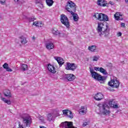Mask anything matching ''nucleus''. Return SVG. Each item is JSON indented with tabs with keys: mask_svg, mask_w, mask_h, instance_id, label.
<instances>
[{
	"mask_svg": "<svg viewBox=\"0 0 128 128\" xmlns=\"http://www.w3.org/2000/svg\"><path fill=\"white\" fill-rule=\"evenodd\" d=\"M122 32H118V33H117V36H122Z\"/></svg>",
	"mask_w": 128,
	"mask_h": 128,
	"instance_id": "38",
	"label": "nucleus"
},
{
	"mask_svg": "<svg viewBox=\"0 0 128 128\" xmlns=\"http://www.w3.org/2000/svg\"><path fill=\"white\" fill-rule=\"evenodd\" d=\"M66 78L68 82H74L76 79V76L74 74H67Z\"/></svg>",
	"mask_w": 128,
	"mask_h": 128,
	"instance_id": "13",
	"label": "nucleus"
},
{
	"mask_svg": "<svg viewBox=\"0 0 128 128\" xmlns=\"http://www.w3.org/2000/svg\"><path fill=\"white\" fill-rule=\"evenodd\" d=\"M4 94L5 96H6L7 98H12V94H10V91L8 90H4Z\"/></svg>",
	"mask_w": 128,
	"mask_h": 128,
	"instance_id": "23",
	"label": "nucleus"
},
{
	"mask_svg": "<svg viewBox=\"0 0 128 128\" xmlns=\"http://www.w3.org/2000/svg\"><path fill=\"white\" fill-rule=\"evenodd\" d=\"M23 122L26 124V126H30L32 124V118L29 116L23 118Z\"/></svg>",
	"mask_w": 128,
	"mask_h": 128,
	"instance_id": "11",
	"label": "nucleus"
},
{
	"mask_svg": "<svg viewBox=\"0 0 128 128\" xmlns=\"http://www.w3.org/2000/svg\"><path fill=\"white\" fill-rule=\"evenodd\" d=\"M98 106L97 114L102 116H110V108L106 103H101L97 105Z\"/></svg>",
	"mask_w": 128,
	"mask_h": 128,
	"instance_id": "2",
	"label": "nucleus"
},
{
	"mask_svg": "<svg viewBox=\"0 0 128 128\" xmlns=\"http://www.w3.org/2000/svg\"><path fill=\"white\" fill-rule=\"evenodd\" d=\"M6 100V98H2V100H3V102H5Z\"/></svg>",
	"mask_w": 128,
	"mask_h": 128,
	"instance_id": "41",
	"label": "nucleus"
},
{
	"mask_svg": "<svg viewBox=\"0 0 128 128\" xmlns=\"http://www.w3.org/2000/svg\"><path fill=\"white\" fill-rule=\"evenodd\" d=\"M60 22L62 24H64L67 28H70V21L66 16L62 14L60 16Z\"/></svg>",
	"mask_w": 128,
	"mask_h": 128,
	"instance_id": "6",
	"label": "nucleus"
},
{
	"mask_svg": "<svg viewBox=\"0 0 128 128\" xmlns=\"http://www.w3.org/2000/svg\"><path fill=\"white\" fill-rule=\"evenodd\" d=\"M6 2V0H0V4H4Z\"/></svg>",
	"mask_w": 128,
	"mask_h": 128,
	"instance_id": "34",
	"label": "nucleus"
},
{
	"mask_svg": "<svg viewBox=\"0 0 128 128\" xmlns=\"http://www.w3.org/2000/svg\"><path fill=\"white\" fill-rule=\"evenodd\" d=\"M93 16H94V18L97 20H100V22H108V16L102 13H95Z\"/></svg>",
	"mask_w": 128,
	"mask_h": 128,
	"instance_id": "5",
	"label": "nucleus"
},
{
	"mask_svg": "<svg viewBox=\"0 0 128 128\" xmlns=\"http://www.w3.org/2000/svg\"><path fill=\"white\" fill-rule=\"evenodd\" d=\"M2 66L4 70H6V72H12V70L8 67V64L7 63H4Z\"/></svg>",
	"mask_w": 128,
	"mask_h": 128,
	"instance_id": "24",
	"label": "nucleus"
},
{
	"mask_svg": "<svg viewBox=\"0 0 128 128\" xmlns=\"http://www.w3.org/2000/svg\"><path fill=\"white\" fill-rule=\"evenodd\" d=\"M20 0H14V2H18Z\"/></svg>",
	"mask_w": 128,
	"mask_h": 128,
	"instance_id": "42",
	"label": "nucleus"
},
{
	"mask_svg": "<svg viewBox=\"0 0 128 128\" xmlns=\"http://www.w3.org/2000/svg\"><path fill=\"white\" fill-rule=\"evenodd\" d=\"M21 70H28V65L26 64H21Z\"/></svg>",
	"mask_w": 128,
	"mask_h": 128,
	"instance_id": "31",
	"label": "nucleus"
},
{
	"mask_svg": "<svg viewBox=\"0 0 128 128\" xmlns=\"http://www.w3.org/2000/svg\"><path fill=\"white\" fill-rule=\"evenodd\" d=\"M38 119L41 124H46V117H44V116H38Z\"/></svg>",
	"mask_w": 128,
	"mask_h": 128,
	"instance_id": "27",
	"label": "nucleus"
},
{
	"mask_svg": "<svg viewBox=\"0 0 128 128\" xmlns=\"http://www.w3.org/2000/svg\"><path fill=\"white\" fill-rule=\"evenodd\" d=\"M78 66L74 63H70L68 62H66V70H72V72H74Z\"/></svg>",
	"mask_w": 128,
	"mask_h": 128,
	"instance_id": "7",
	"label": "nucleus"
},
{
	"mask_svg": "<svg viewBox=\"0 0 128 128\" xmlns=\"http://www.w3.org/2000/svg\"><path fill=\"white\" fill-rule=\"evenodd\" d=\"M28 20H29V22H34V18H30L28 19Z\"/></svg>",
	"mask_w": 128,
	"mask_h": 128,
	"instance_id": "37",
	"label": "nucleus"
},
{
	"mask_svg": "<svg viewBox=\"0 0 128 128\" xmlns=\"http://www.w3.org/2000/svg\"><path fill=\"white\" fill-rule=\"evenodd\" d=\"M126 24H124V23H122L121 24V28H124Z\"/></svg>",
	"mask_w": 128,
	"mask_h": 128,
	"instance_id": "40",
	"label": "nucleus"
},
{
	"mask_svg": "<svg viewBox=\"0 0 128 128\" xmlns=\"http://www.w3.org/2000/svg\"><path fill=\"white\" fill-rule=\"evenodd\" d=\"M97 4L99 6H106V1L104 0H98L97 1Z\"/></svg>",
	"mask_w": 128,
	"mask_h": 128,
	"instance_id": "16",
	"label": "nucleus"
},
{
	"mask_svg": "<svg viewBox=\"0 0 128 128\" xmlns=\"http://www.w3.org/2000/svg\"><path fill=\"white\" fill-rule=\"evenodd\" d=\"M98 58H100L99 56H95L92 57V62H98Z\"/></svg>",
	"mask_w": 128,
	"mask_h": 128,
	"instance_id": "32",
	"label": "nucleus"
},
{
	"mask_svg": "<svg viewBox=\"0 0 128 128\" xmlns=\"http://www.w3.org/2000/svg\"><path fill=\"white\" fill-rule=\"evenodd\" d=\"M86 112H88L86 107L82 106L79 110V114H86Z\"/></svg>",
	"mask_w": 128,
	"mask_h": 128,
	"instance_id": "18",
	"label": "nucleus"
},
{
	"mask_svg": "<svg viewBox=\"0 0 128 128\" xmlns=\"http://www.w3.org/2000/svg\"><path fill=\"white\" fill-rule=\"evenodd\" d=\"M97 30L99 36L102 38H108L110 34V29L102 22L98 23Z\"/></svg>",
	"mask_w": 128,
	"mask_h": 128,
	"instance_id": "3",
	"label": "nucleus"
},
{
	"mask_svg": "<svg viewBox=\"0 0 128 128\" xmlns=\"http://www.w3.org/2000/svg\"><path fill=\"white\" fill-rule=\"evenodd\" d=\"M110 106V108H120V106H118V104H115L114 101H110L108 102Z\"/></svg>",
	"mask_w": 128,
	"mask_h": 128,
	"instance_id": "15",
	"label": "nucleus"
},
{
	"mask_svg": "<svg viewBox=\"0 0 128 128\" xmlns=\"http://www.w3.org/2000/svg\"><path fill=\"white\" fill-rule=\"evenodd\" d=\"M52 34L55 36H58V34H60V32L56 28H54L52 30Z\"/></svg>",
	"mask_w": 128,
	"mask_h": 128,
	"instance_id": "26",
	"label": "nucleus"
},
{
	"mask_svg": "<svg viewBox=\"0 0 128 128\" xmlns=\"http://www.w3.org/2000/svg\"><path fill=\"white\" fill-rule=\"evenodd\" d=\"M60 128H78L74 126L72 122H65L60 124Z\"/></svg>",
	"mask_w": 128,
	"mask_h": 128,
	"instance_id": "9",
	"label": "nucleus"
},
{
	"mask_svg": "<svg viewBox=\"0 0 128 128\" xmlns=\"http://www.w3.org/2000/svg\"><path fill=\"white\" fill-rule=\"evenodd\" d=\"M20 40V42L22 44H26L28 43V40H26V38L24 36H20L19 37Z\"/></svg>",
	"mask_w": 128,
	"mask_h": 128,
	"instance_id": "21",
	"label": "nucleus"
},
{
	"mask_svg": "<svg viewBox=\"0 0 128 128\" xmlns=\"http://www.w3.org/2000/svg\"><path fill=\"white\" fill-rule=\"evenodd\" d=\"M1 2H2V0H1Z\"/></svg>",
	"mask_w": 128,
	"mask_h": 128,
	"instance_id": "45",
	"label": "nucleus"
},
{
	"mask_svg": "<svg viewBox=\"0 0 128 128\" xmlns=\"http://www.w3.org/2000/svg\"><path fill=\"white\" fill-rule=\"evenodd\" d=\"M33 25L35 26H38V28H42L44 26L42 22L38 21L34 22Z\"/></svg>",
	"mask_w": 128,
	"mask_h": 128,
	"instance_id": "25",
	"label": "nucleus"
},
{
	"mask_svg": "<svg viewBox=\"0 0 128 128\" xmlns=\"http://www.w3.org/2000/svg\"><path fill=\"white\" fill-rule=\"evenodd\" d=\"M66 10L68 12H70L72 16L74 22H78V14H74V12L76 10V4L74 3L71 0L68 1L66 6Z\"/></svg>",
	"mask_w": 128,
	"mask_h": 128,
	"instance_id": "1",
	"label": "nucleus"
},
{
	"mask_svg": "<svg viewBox=\"0 0 128 128\" xmlns=\"http://www.w3.org/2000/svg\"><path fill=\"white\" fill-rule=\"evenodd\" d=\"M62 112L63 114H64V116L67 118H74V114H72V112L70 110H63Z\"/></svg>",
	"mask_w": 128,
	"mask_h": 128,
	"instance_id": "10",
	"label": "nucleus"
},
{
	"mask_svg": "<svg viewBox=\"0 0 128 128\" xmlns=\"http://www.w3.org/2000/svg\"><path fill=\"white\" fill-rule=\"evenodd\" d=\"M90 72L91 74V76L92 78H94V80H98V82H104V80H106L105 76H102V75L94 72V69H92V68H90Z\"/></svg>",
	"mask_w": 128,
	"mask_h": 128,
	"instance_id": "4",
	"label": "nucleus"
},
{
	"mask_svg": "<svg viewBox=\"0 0 128 128\" xmlns=\"http://www.w3.org/2000/svg\"><path fill=\"white\" fill-rule=\"evenodd\" d=\"M88 50H90V52H96V46L94 45L88 46Z\"/></svg>",
	"mask_w": 128,
	"mask_h": 128,
	"instance_id": "22",
	"label": "nucleus"
},
{
	"mask_svg": "<svg viewBox=\"0 0 128 128\" xmlns=\"http://www.w3.org/2000/svg\"><path fill=\"white\" fill-rule=\"evenodd\" d=\"M46 48L48 50H52V48H54V45L52 42H49L46 43Z\"/></svg>",
	"mask_w": 128,
	"mask_h": 128,
	"instance_id": "20",
	"label": "nucleus"
},
{
	"mask_svg": "<svg viewBox=\"0 0 128 128\" xmlns=\"http://www.w3.org/2000/svg\"><path fill=\"white\" fill-rule=\"evenodd\" d=\"M48 69L50 72H52V74H56V68L50 64H48Z\"/></svg>",
	"mask_w": 128,
	"mask_h": 128,
	"instance_id": "19",
	"label": "nucleus"
},
{
	"mask_svg": "<svg viewBox=\"0 0 128 128\" xmlns=\"http://www.w3.org/2000/svg\"><path fill=\"white\" fill-rule=\"evenodd\" d=\"M18 128H24V125L20 123V122H18Z\"/></svg>",
	"mask_w": 128,
	"mask_h": 128,
	"instance_id": "33",
	"label": "nucleus"
},
{
	"mask_svg": "<svg viewBox=\"0 0 128 128\" xmlns=\"http://www.w3.org/2000/svg\"><path fill=\"white\" fill-rule=\"evenodd\" d=\"M54 114L52 113H49L47 114V120H49L50 122V120H52V116H53Z\"/></svg>",
	"mask_w": 128,
	"mask_h": 128,
	"instance_id": "30",
	"label": "nucleus"
},
{
	"mask_svg": "<svg viewBox=\"0 0 128 128\" xmlns=\"http://www.w3.org/2000/svg\"><path fill=\"white\" fill-rule=\"evenodd\" d=\"M94 98L96 100H102L104 98V96L102 94L98 92L94 96Z\"/></svg>",
	"mask_w": 128,
	"mask_h": 128,
	"instance_id": "12",
	"label": "nucleus"
},
{
	"mask_svg": "<svg viewBox=\"0 0 128 128\" xmlns=\"http://www.w3.org/2000/svg\"><path fill=\"white\" fill-rule=\"evenodd\" d=\"M108 84L114 88H118L120 86V82L116 80L113 79L108 82Z\"/></svg>",
	"mask_w": 128,
	"mask_h": 128,
	"instance_id": "8",
	"label": "nucleus"
},
{
	"mask_svg": "<svg viewBox=\"0 0 128 128\" xmlns=\"http://www.w3.org/2000/svg\"><path fill=\"white\" fill-rule=\"evenodd\" d=\"M46 2L48 6H52L54 4V0H46Z\"/></svg>",
	"mask_w": 128,
	"mask_h": 128,
	"instance_id": "29",
	"label": "nucleus"
},
{
	"mask_svg": "<svg viewBox=\"0 0 128 128\" xmlns=\"http://www.w3.org/2000/svg\"><path fill=\"white\" fill-rule=\"evenodd\" d=\"M32 38V40H36V37H35V36H33V37Z\"/></svg>",
	"mask_w": 128,
	"mask_h": 128,
	"instance_id": "44",
	"label": "nucleus"
},
{
	"mask_svg": "<svg viewBox=\"0 0 128 128\" xmlns=\"http://www.w3.org/2000/svg\"><path fill=\"white\" fill-rule=\"evenodd\" d=\"M98 72H102V74H104V76H106L108 74V72H106V70L102 67L100 68Z\"/></svg>",
	"mask_w": 128,
	"mask_h": 128,
	"instance_id": "28",
	"label": "nucleus"
},
{
	"mask_svg": "<svg viewBox=\"0 0 128 128\" xmlns=\"http://www.w3.org/2000/svg\"><path fill=\"white\" fill-rule=\"evenodd\" d=\"M4 102H6V104H10V100H6Z\"/></svg>",
	"mask_w": 128,
	"mask_h": 128,
	"instance_id": "35",
	"label": "nucleus"
},
{
	"mask_svg": "<svg viewBox=\"0 0 128 128\" xmlns=\"http://www.w3.org/2000/svg\"><path fill=\"white\" fill-rule=\"evenodd\" d=\"M114 16L116 20H124L122 18L120 17V16H122V13L120 12H116L114 14Z\"/></svg>",
	"mask_w": 128,
	"mask_h": 128,
	"instance_id": "14",
	"label": "nucleus"
},
{
	"mask_svg": "<svg viewBox=\"0 0 128 128\" xmlns=\"http://www.w3.org/2000/svg\"><path fill=\"white\" fill-rule=\"evenodd\" d=\"M88 124L86 122H85L83 124L82 126H88Z\"/></svg>",
	"mask_w": 128,
	"mask_h": 128,
	"instance_id": "39",
	"label": "nucleus"
},
{
	"mask_svg": "<svg viewBox=\"0 0 128 128\" xmlns=\"http://www.w3.org/2000/svg\"><path fill=\"white\" fill-rule=\"evenodd\" d=\"M125 2H126L127 4H128V0H126V1H125Z\"/></svg>",
	"mask_w": 128,
	"mask_h": 128,
	"instance_id": "43",
	"label": "nucleus"
},
{
	"mask_svg": "<svg viewBox=\"0 0 128 128\" xmlns=\"http://www.w3.org/2000/svg\"><path fill=\"white\" fill-rule=\"evenodd\" d=\"M100 68L99 67H94V70H96V72H98V70H100Z\"/></svg>",
	"mask_w": 128,
	"mask_h": 128,
	"instance_id": "36",
	"label": "nucleus"
},
{
	"mask_svg": "<svg viewBox=\"0 0 128 128\" xmlns=\"http://www.w3.org/2000/svg\"><path fill=\"white\" fill-rule=\"evenodd\" d=\"M60 66H62V65L64 64V60L60 57H54Z\"/></svg>",
	"mask_w": 128,
	"mask_h": 128,
	"instance_id": "17",
	"label": "nucleus"
}]
</instances>
